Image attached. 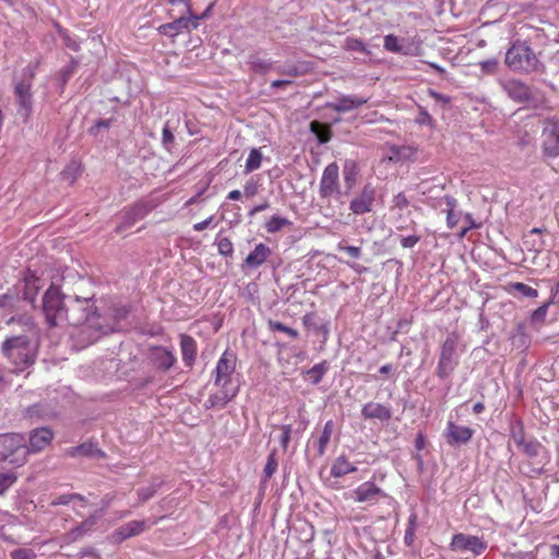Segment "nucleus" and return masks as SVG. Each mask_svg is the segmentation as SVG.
Returning <instances> with one entry per match:
<instances>
[{"mask_svg":"<svg viewBox=\"0 0 559 559\" xmlns=\"http://www.w3.org/2000/svg\"><path fill=\"white\" fill-rule=\"evenodd\" d=\"M102 320L92 298L76 296L68 305L66 323L79 326L74 337L83 347L95 343L103 334L111 331L110 326L104 324Z\"/></svg>","mask_w":559,"mask_h":559,"instance_id":"1","label":"nucleus"},{"mask_svg":"<svg viewBox=\"0 0 559 559\" xmlns=\"http://www.w3.org/2000/svg\"><path fill=\"white\" fill-rule=\"evenodd\" d=\"M506 66L520 74L544 73L545 64L527 40L516 39L506 52Z\"/></svg>","mask_w":559,"mask_h":559,"instance_id":"2","label":"nucleus"},{"mask_svg":"<svg viewBox=\"0 0 559 559\" xmlns=\"http://www.w3.org/2000/svg\"><path fill=\"white\" fill-rule=\"evenodd\" d=\"M64 298L66 296L55 285H50L43 296V313L50 328L66 323L68 305Z\"/></svg>","mask_w":559,"mask_h":559,"instance_id":"3","label":"nucleus"},{"mask_svg":"<svg viewBox=\"0 0 559 559\" xmlns=\"http://www.w3.org/2000/svg\"><path fill=\"white\" fill-rule=\"evenodd\" d=\"M459 335L451 333L441 344L439 359L436 368V374L439 379H448L460 364L457 353Z\"/></svg>","mask_w":559,"mask_h":559,"instance_id":"4","label":"nucleus"},{"mask_svg":"<svg viewBox=\"0 0 559 559\" xmlns=\"http://www.w3.org/2000/svg\"><path fill=\"white\" fill-rule=\"evenodd\" d=\"M488 548V543L484 536L455 533L452 535L449 549L455 554L465 556V559L477 558Z\"/></svg>","mask_w":559,"mask_h":559,"instance_id":"5","label":"nucleus"},{"mask_svg":"<svg viewBox=\"0 0 559 559\" xmlns=\"http://www.w3.org/2000/svg\"><path fill=\"white\" fill-rule=\"evenodd\" d=\"M35 73L36 68L33 66H27L24 76L14 84L17 114L23 117L25 121L28 120L33 111L32 85Z\"/></svg>","mask_w":559,"mask_h":559,"instance_id":"6","label":"nucleus"},{"mask_svg":"<svg viewBox=\"0 0 559 559\" xmlns=\"http://www.w3.org/2000/svg\"><path fill=\"white\" fill-rule=\"evenodd\" d=\"M24 438L19 433H5L0 436V462H9L22 465L25 462L27 450L24 447Z\"/></svg>","mask_w":559,"mask_h":559,"instance_id":"7","label":"nucleus"},{"mask_svg":"<svg viewBox=\"0 0 559 559\" xmlns=\"http://www.w3.org/2000/svg\"><path fill=\"white\" fill-rule=\"evenodd\" d=\"M236 365V354L233 350L226 349L221 355L213 371L215 386H238L233 382Z\"/></svg>","mask_w":559,"mask_h":559,"instance_id":"8","label":"nucleus"},{"mask_svg":"<svg viewBox=\"0 0 559 559\" xmlns=\"http://www.w3.org/2000/svg\"><path fill=\"white\" fill-rule=\"evenodd\" d=\"M350 498L356 503L372 507L381 500L392 499L381 487L373 480L361 483L358 487L350 491Z\"/></svg>","mask_w":559,"mask_h":559,"instance_id":"9","label":"nucleus"},{"mask_svg":"<svg viewBox=\"0 0 559 559\" xmlns=\"http://www.w3.org/2000/svg\"><path fill=\"white\" fill-rule=\"evenodd\" d=\"M155 206L156 204L154 201L141 199L132 205L126 207L123 210L121 222L116 227L115 231L120 234L121 231L132 227L136 222L147 216L148 213L155 209Z\"/></svg>","mask_w":559,"mask_h":559,"instance_id":"10","label":"nucleus"},{"mask_svg":"<svg viewBox=\"0 0 559 559\" xmlns=\"http://www.w3.org/2000/svg\"><path fill=\"white\" fill-rule=\"evenodd\" d=\"M334 193L337 200H341L343 197V192L340 191V168L335 162L329 164L323 169L319 185V195L321 199L330 198ZM340 202L344 203L343 201Z\"/></svg>","mask_w":559,"mask_h":559,"instance_id":"11","label":"nucleus"},{"mask_svg":"<svg viewBox=\"0 0 559 559\" xmlns=\"http://www.w3.org/2000/svg\"><path fill=\"white\" fill-rule=\"evenodd\" d=\"M147 358L153 367L162 372L169 371L177 362L174 352L164 346H151Z\"/></svg>","mask_w":559,"mask_h":559,"instance_id":"12","label":"nucleus"},{"mask_svg":"<svg viewBox=\"0 0 559 559\" xmlns=\"http://www.w3.org/2000/svg\"><path fill=\"white\" fill-rule=\"evenodd\" d=\"M543 153L555 158L559 156V120H548L543 130Z\"/></svg>","mask_w":559,"mask_h":559,"instance_id":"13","label":"nucleus"},{"mask_svg":"<svg viewBox=\"0 0 559 559\" xmlns=\"http://www.w3.org/2000/svg\"><path fill=\"white\" fill-rule=\"evenodd\" d=\"M474 436V429L467 426H461L452 420L447 423L443 437L450 447H460L467 444Z\"/></svg>","mask_w":559,"mask_h":559,"instance_id":"14","label":"nucleus"},{"mask_svg":"<svg viewBox=\"0 0 559 559\" xmlns=\"http://www.w3.org/2000/svg\"><path fill=\"white\" fill-rule=\"evenodd\" d=\"M155 522L150 523L148 520H134L130 521L118 528H116L110 538L114 543H122L128 538L138 536L144 531L148 530Z\"/></svg>","mask_w":559,"mask_h":559,"instance_id":"15","label":"nucleus"},{"mask_svg":"<svg viewBox=\"0 0 559 559\" xmlns=\"http://www.w3.org/2000/svg\"><path fill=\"white\" fill-rule=\"evenodd\" d=\"M376 200V189L371 183H366L360 193L349 203V210L356 215H362L372 211Z\"/></svg>","mask_w":559,"mask_h":559,"instance_id":"16","label":"nucleus"},{"mask_svg":"<svg viewBox=\"0 0 559 559\" xmlns=\"http://www.w3.org/2000/svg\"><path fill=\"white\" fill-rule=\"evenodd\" d=\"M209 10L210 7L200 16H194L193 14L190 15L191 17H193V20H191L190 17L181 16L170 23L163 24L158 27V32L166 36H176L186 29H195L199 26V21L206 15Z\"/></svg>","mask_w":559,"mask_h":559,"instance_id":"17","label":"nucleus"},{"mask_svg":"<svg viewBox=\"0 0 559 559\" xmlns=\"http://www.w3.org/2000/svg\"><path fill=\"white\" fill-rule=\"evenodd\" d=\"M218 392L209 395L204 402L205 409H223L239 392V386H217Z\"/></svg>","mask_w":559,"mask_h":559,"instance_id":"18","label":"nucleus"},{"mask_svg":"<svg viewBox=\"0 0 559 559\" xmlns=\"http://www.w3.org/2000/svg\"><path fill=\"white\" fill-rule=\"evenodd\" d=\"M68 457L106 459V453L93 441H85L76 447L68 448L64 452Z\"/></svg>","mask_w":559,"mask_h":559,"instance_id":"19","label":"nucleus"},{"mask_svg":"<svg viewBox=\"0 0 559 559\" xmlns=\"http://www.w3.org/2000/svg\"><path fill=\"white\" fill-rule=\"evenodd\" d=\"M502 88L511 99L518 103H524L532 98L531 88L521 80H508L502 83Z\"/></svg>","mask_w":559,"mask_h":559,"instance_id":"20","label":"nucleus"},{"mask_svg":"<svg viewBox=\"0 0 559 559\" xmlns=\"http://www.w3.org/2000/svg\"><path fill=\"white\" fill-rule=\"evenodd\" d=\"M361 416L367 420L378 419L380 421H389L392 418L393 413L390 405L368 402L361 408Z\"/></svg>","mask_w":559,"mask_h":559,"instance_id":"21","label":"nucleus"},{"mask_svg":"<svg viewBox=\"0 0 559 559\" xmlns=\"http://www.w3.org/2000/svg\"><path fill=\"white\" fill-rule=\"evenodd\" d=\"M368 99V97H359L356 95H342L336 102L326 103L325 107L336 112H347L365 105Z\"/></svg>","mask_w":559,"mask_h":559,"instance_id":"22","label":"nucleus"},{"mask_svg":"<svg viewBox=\"0 0 559 559\" xmlns=\"http://www.w3.org/2000/svg\"><path fill=\"white\" fill-rule=\"evenodd\" d=\"M53 431L48 427L36 428L29 436V450L39 452L50 444L53 439Z\"/></svg>","mask_w":559,"mask_h":559,"instance_id":"23","label":"nucleus"},{"mask_svg":"<svg viewBox=\"0 0 559 559\" xmlns=\"http://www.w3.org/2000/svg\"><path fill=\"white\" fill-rule=\"evenodd\" d=\"M24 415L29 419L50 420L57 416V412L48 402H39L28 406Z\"/></svg>","mask_w":559,"mask_h":559,"instance_id":"24","label":"nucleus"},{"mask_svg":"<svg viewBox=\"0 0 559 559\" xmlns=\"http://www.w3.org/2000/svg\"><path fill=\"white\" fill-rule=\"evenodd\" d=\"M23 299L34 304L40 289V280L35 272L27 269L23 276Z\"/></svg>","mask_w":559,"mask_h":559,"instance_id":"25","label":"nucleus"},{"mask_svg":"<svg viewBox=\"0 0 559 559\" xmlns=\"http://www.w3.org/2000/svg\"><path fill=\"white\" fill-rule=\"evenodd\" d=\"M180 350L182 356V361L186 367L191 368L194 365L198 345L195 340L188 334H180Z\"/></svg>","mask_w":559,"mask_h":559,"instance_id":"26","label":"nucleus"},{"mask_svg":"<svg viewBox=\"0 0 559 559\" xmlns=\"http://www.w3.org/2000/svg\"><path fill=\"white\" fill-rule=\"evenodd\" d=\"M271 253L272 251L269 246L262 242L258 243L245 259L242 267L258 269L267 260Z\"/></svg>","mask_w":559,"mask_h":559,"instance_id":"27","label":"nucleus"},{"mask_svg":"<svg viewBox=\"0 0 559 559\" xmlns=\"http://www.w3.org/2000/svg\"><path fill=\"white\" fill-rule=\"evenodd\" d=\"M99 516L93 514L84 520L81 524L70 530L64 536L63 539L67 544L74 543L79 538L83 537L87 532L92 531L96 525Z\"/></svg>","mask_w":559,"mask_h":559,"instance_id":"28","label":"nucleus"},{"mask_svg":"<svg viewBox=\"0 0 559 559\" xmlns=\"http://www.w3.org/2000/svg\"><path fill=\"white\" fill-rule=\"evenodd\" d=\"M355 472H357V466L349 462L346 455L342 454L334 460L330 474L334 478H341Z\"/></svg>","mask_w":559,"mask_h":559,"instance_id":"29","label":"nucleus"},{"mask_svg":"<svg viewBox=\"0 0 559 559\" xmlns=\"http://www.w3.org/2000/svg\"><path fill=\"white\" fill-rule=\"evenodd\" d=\"M359 175V169L357 167L356 162L347 159L343 167V180L346 188V192L344 194H347L348 191H350L357 183Z\"/></svg>","mask_w":559,"mask_h":559,"instance_id":"30","label":"nucleus"},{"mask_svg":"<svg viewBox=\"0 0 559 559\" xmlns=\"http://www.w3.org/2000/svg\"><path fill=\"white\" fill-rule=\"evenodd\" d=\"M3 354L16 366H27L32 362L29 350H21L16 348L7 347V344H2Z\"/></svg>","mask_w":559,"mask_h":559,"instance_id":"31","label":"nucleus"},{"mask_svg":"<svg viewBox=\"0 0 559 559\" xmlns=\"http://www.w3.org/2000/svg\"><path fill=\"white\" fill-rule=\"evenodd\" d=\"M178 124L179 119H177L176 121L167 120L163 127L162 145L169 153L173 152L175 145V131L177 130Z\"/></svg>","mask_w":559,"mask_h":559,"instance_id":"32","label":"nucleus"},{"mask_svg":"<svg viewBox=\"0 0 559 559\" xmlns=\"http://www.w3.org/2000/svg\"><path fill=\"white\" fill-rule=\"evenodd\" d=\"M310 131L313 133L319 144H325L332 139L331 127L326 123L313 120L310 122Z\"/></svg>","mask_w":559,"mask_h":559,"instance_id":"33","label":"nucleus"},{"mask_svg":"<svg viewBox=\"0 0 559 559\" xmlns=\"http://www.w3.org/2000/svg\"><path fill=\"white\" fill-rule=\"evenodd\" d=\"M512 345L519 349H526L530 346V336L526 333L524 323L516 324V328L511 334Z\"/></svg>","mask_w":559,"mask_h":559,"instance_id":"34","label":"nucleus"},{"mask_svg":"<svg viewBox=\"0 0 559 559\" xmlns=\"http://www.w3.org/2000/svg\"><path fill=\"white\" fill-rule=\"evenodd\" d=\"M164 484V480L159 477H154L151 481V484L147 487H142L138 489L136 493L139 497L140 503H144L152 499L155 493L158 491V489Z\"/></svg>","mask_w":559,"mask_h":559,"instance_id":"35","label":"nucleus"},{"mask_svg":"<svg viewBox=\"0 0 559 559\" xmlns=\"http://www.w3.org/2000/svg\"><path fill=\"white\" fill-rule=\"evenodd\" d=\"M334 430V423L333 420H328L324 424L323 430L321 432V436L317 442V452L319 456H323L325 454L328 444L331 440L332 433Z\"/></svg>","mask_w":559,"mask_h":559,"instance_id":"36","label":"nucleus"},{"mask_svg":"<svg viewBox=\"0 0 559 559\" xmlns=\"http://www.w3.org/2000/svg\"><path fill=\"white\" fill-rule=\"evenodd\" d=\"M329 370V364L326 360H323L319 364H316L312 368L306 370L304 372V374L308 376V379L310 380V382L314 385L319 384L324 374L328 372Z\"/></svg>","mask_w":559,"mask_h":559,"instance_id":"37","label":"nucleus"},{"mask_svg":"<svg viewBox=\"0 0 559 559\" xmlns=\"http://www.w3.org/2000/svg\"><path fill=\"white\" fill-rule=\"evenodd\" d=\"M249 64L251 70L259 74L267 73L273 67V62L271 60L261 58L257 53L250 56Z\"/></svg>","mask_w":559,"mask_h":559,"instance_id":"38","label":"nucleus"},{"mask_svg":"<svg viewBox=\"0 0 559 559\" xmlns=\"http://www.w3.org/2000/svg\"><path fill=\"white\" fill-rule=\"evenodd\" d=\"M443 199L447 204V225L450 229H452L460 221V214L454 212L457 202L451 195H444Z\"/></svg>","mask_w":559,"mask_h":559,"instance_id":"39","label":"nucleus"},{"mask_svg":"<svg viewBox=\"0 0 559 559\" xmlns=\"http://www.w3.org/2000/svg\"><path fill=\"white\" fill-rule=\"evenodd\" d=\"M263 155L260 148H251L249 156L246 160L245 173H252L261 167Z\"/></svg>","mask_w":559,"mask_h":559,"instance_id":"40","label":"nucleus"},{"mask_svg":"<svg viewBox=\"0 0 559 559\" xmlns=\"http://www.w3.org/2000/svg\"><path fill=\"white\" fill-rule=\"evenodd\" d=\"M343 48L347 51H356L364 55H369L370 50L366 46V44L360 38L356 37H346Z\"/></svg>","mask_w":559,"mask_h":559,"instance_id":"41","label":"nucleus"},{"mask_svg":"<svg viewBox=\"0 0 559 559\" xmlns=\"http://www.w3.org/2000/svg\"><path fill=\"white\" fill-rule=\"evenodd\" d=\"M278 462L276 459V450H272L266 459V464L263 469V476L262 481L266 483L271 477L274 475V473L277 471Z\"/></svg>","mask_w":559,"mask_h":559,"instance_id":"42","label":"nucleus"},{"mask_svg":"<svg viewBox=\"0 0 559 559\" xmlns=\"http://www.w3.org/2000/svg\"><path fill=\"white\" fill-rule=\"evenodd\" d=\"M510 436L516 444L524 443L525 431L524 424L521 419L516 418L511 423Z\"/></svg>","mask_w":559,"mask_h":559,"instance_id":"43","label":"nucleus"},{"mask_svg":"<svg viewBox=\"0 0 559 559\" xmlns=\"http://www.w3.org/2000/svg\"><path fill=\"white\" fill-rule=\"evenodd\" d=\"M292 223L288 218L278 215H273L265 224L267 233L274 234Z\"/></svg>","mask_w":559,"mask_h":559,"instance_id":"44","label":"nucleus"},{"mask_svg":"<svg viewBox=\"0 0 559 559\" xmlns=\"http://www.w3.org/2000/svg\"><path fill=\"white\" fill-rule=\"evenodd\" d=\"M3 344H7V347H14L16 349L29 350V338L26 335H16L7 338Z\"/></svg>","mask_w":559,"mask_h":559,"instance_id":"45","label":"nucleus"},{"mask_svg":"<svg viewBox=\"0 0 559 559\" xmlns=\"http://www.w3.org/2000/svg\"><path fill=\"white\" fill-rule=\"evenodd\" d=\"M267 328L270 331H273V332L277 331V332L286 333L292 338H298V336H299V333L297 330L289 328V326L283 324L282 322H278V321H275L272 319L267 320Z\"/></svg>","mask_w":559,"mask_h":559,"instance_id":"46","label":"nucleus"},{"mask_svg":"<svg viewBox=\"0 0 559 559\" xmlns=\"http://www.w3.org/2000/svg\"><path fill=\"white\" fill-rule=\"evenodd\" d=\"M518 445L522 448V451L528 457H536L539 453L540 443L535 439H524V443H519Z\"/></svg>","mask_w":559,"mask_h":559,"instance_id":"47","label":"nucleus"},{"mask_svg":"<svg viewBox=\"0 0 559 559\" xmlns=\"http://www.w3.org/2000/svg\"><path fill=\"white\" fill-rule=\"evenodd\" d=\"M117 118L111 116L107 119H98L95 123L90 128L88 133L96 136L100 132L102 129H109L115 122Z\"/></svg>","mask_w":559,"mask_h":559,"instance_id":"48","label":"nucleus"},{"mask_svg":"<svg viewBox=\"0 0 559 559\" xmlns=\"http://www.w3.org/2000/svg\"><path fill=\"white\" fill-rule=\"evenodd\" d=\"M59 36L63 45L72 51L80 50V43L67 29H59Z\"/></svg>","mask_w":559,"mask_h":559,"instance_id":"49","label":"nucleus"},{"mask_svg":"<svg viewBox=\"0 0 559 559\" xmlns=\"http://www.w3.org/2000/svg\"><path fill=\"white\" fill-rule=\"evenodd\" d=\"M416 523H417V516L415 514H412L408 518V524H407V528H406L405 535H404V543L407 546H412L415 540Z\"/></svg>","mask_w":559,"mask_h":559,"instance_id":"50","label":"nucleus"},{"mask_svg":"<svg viewBox=\"0 0 559 559\" xmlns=\"http://www.w3.org/2000/svg\"><path fill=\"white\" fill-rule=\"evenodd\" d=\"M218 253L224 257H231L234 253V245L228 237L217 239Z\"/></svg>","mask_w":559,"mask_h":559,"instance_id":"51","label":"nucleus"},{"mask_svg":"<svg viewBox=\"0 0 559 559\" xmlns=\"http://www.w3.org/2000/svg\"><path fill=\"white\" fill-rule=\"evenodd\" d=\"M383 47L388 51H391V52H395V53L402 52V46L400 44V40L393 34H389V35L384 36Z\"/></svg>","mask_w":559,"mask_h":559,"instance_id":"52","label":"nucleus"},{"mask_svg":"<svg viewBox=\"0 0 559 559\" xmlns=\"http://www.w3.org/2000/svg\"><path fill=\"white\" fill-rule=\"evenodd\" d=\"M511 286H512L513 290H515V292L520 293L521 295L528 297V298H535L538 295V292L535 288H533L524 283L518 282V283H513Z\"/></svg>","mask_w":559,"mask_h":559,"instance_id":"53","label":"nucleus"},{"mask_svg":"<svg viewBox=\"0 0 559 559\" xmlns=\"http://www.w3.org/2000/svg\"><path fill=\"white\" fill-rule=\"evenodd\" d=\"M17 298L10 293L0 296V309L12 312L15 309Z\"/></svg>","mask_w":559,"mask_h":559,"instance_id":"54","label":"nucleus"},{"mask_svg":"<svg viewBox=\"0 0 559 559\" xmlns=\"http://www.w3.org/2000/svg\"><path fill=\"white\" fill-rule=\"evenodd\" d=\"M260 187L259 180L251 177L243 186V193L247 198H252L259 193Z\"/></svg>","mask_w":559,"mask_h":559,"instance_id":"55","label":"nucleus"},{"mask_svg":"<svg viewBox=\"0 0 559 559\" xmlns=\"http://www.w3.org/2000/svg\"><path fill=\"white\" fill-rule=\"evenodd\" d=\"M36 552L31 548H17L11 551V559H36Z\"/></svg>","mask_w":559,"mask_h":559,"instance_id":"56","label":"nucleus"},{"mask_svg":"<svg viewBox=\"0 0 559 559\" xmlns=\"http://www.w3.org/2000/svg\"><path fill=\"white\" fill-rule=\"evenodd\" d=\"M498 60L496 58L483 60L479 62V67L485 74H493L498 70Z\"/></svg>","mask_w":559,"mask_h":559,"instance_id":"57","label":"nucleus"},{"mask_svg":"<svg viewBox=\"0 0 559 559\" xmlns=\"http://www.w3.org/2000/svg\"><path fill=\"white\" fill-rule=\"evenodd\" d=\"M16 480V476L11 473H0V495H2Z\"/></svg>","mask_w":559,"mask_h":559,"instance_id":"58","label":"nucleus"},{"mask_svg":"<svg viewBox=\"0 0 559 559\" xmlns=\"http://www.w3.org/2000/svg\"><path fill=\"white\" fill-rule=\"evenodd\" d=\"M74 499H78L80 501H84V497H82L79 493H67V495L59 496L57 499H55L51 502V504L52 506H64V504H69Z\"/></svg>","mask_w":559,"mask_h":559,"instance_id":"59","label":"nucleus"},{"mask_svg":"<svg viewBox=\"0 0 559 559\" xmlns=\"http://www.w3.org/2000/svg\"><path fill=\"white\" fill-rule=\"evenodd\" d=\"M62 175L66 179L74 181L80 175V165L75 162L70 163L62 171Z\"/></svg>","mask_w":559,"mask_h":559,"instance_id":"60","label":"nucleus"},{"mask_svg":"<svg viewBox=\"0 0 559 559\" xmlns=\"http://www.w3.org/2000/svg\"><path fill=\"white\" fill-rule=\"evenodd\" d=\"M281 430H282V435L280 438V442H281L282 448L284 450H287L288 443L290 441L292 433H293V427H292V425H282Z\"/></svg>","mask_w":559,"mask_h":559,"instance_id":"61","label":"nucleus"},{"mask_svg":"<svg viewBox=\"0 0 559 559\" xmlns=\"http://www.w3.org/2000/svg\"><path fill=\"white\" fill-rule=\"evenodd\" d=\"M503 559H537L533 551H509L502 555Z\"/></svg>","mask_w":559,"mask_h":559,"instance_id":"62","label":"nucleus"},{"mask_svg":"<svg viewBox=\"0 0 559 559\" xmlns=\"http://www.w3.org/2000/svg\"><path fill=\"white\" fill-rule=\"evenodd\" d=\"M337 248H338V250H342V251L346 252L353 259H359L360 255H361V248L360 247L349 246V245H345L343 242H340L337 245Z\"/></svg>","mask_w":559,"mask_h":559,"instance_id":"63","label":"nucleus"},{"mask_svg":"<svg viewBox=\"0 0 559 559\" xmlns=\"http://www.w3.org/2000/svg\"><path fill=\"white\" fill-rule=\"evenodd\" d=\"M78 67V61L72 59L71 62L61 70V80L63 85L70 80Z\"/></svg>","mask_w":559,"mask_h":559,"instance_id":"64","label":"nucleus"}]
</instances>
